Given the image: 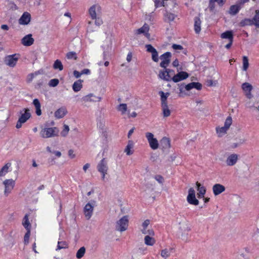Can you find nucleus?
<instances>
[{"label":"nucleus","instance_id":"nucleus-22","mask_svg":"<svg viewBox=\"0 0 259 259\" xmlns=\"http://www.w3.org/2000/svg\"><path fill=\"white\" fill-rule=\"evenodd\" d=\"M196 185L198 191V197L204 198V195L206 193L205 188L204 186H202L201 184L198 182L196 183Z\"/></svg>","mask_w":259,"mask_h":259},{"label":"nucleus","instance_id":"nucleus-61","mask_svg":"<svg viewBox=\"0 0 259 259\" xmlns=\"http://www.w3.org/2000/svg\"><path fill=\"white\" fill-rule=\"evenodd\" d=\"M68 155L71 158H74L75 156L74 154V151L72 149H70L68 151Z\"/></svg>","mask_w":259,"mask_h":259},{"label":"nucleus","instance_id":"nucleus-40","mask_svg":"<svg viewBox=\"0 0 259 259\" xmlns=\"http://www.w3.org/2000/svg\"><path fill=\"white\" fill-rule=\"evenodd\" d=\"M85 252V248L84 247H80L77 251L76 256L77 258L80 259L83 256Z\"/></svg>","mask_w":259,"mask_h":259},{"label":"nucleus","instance_id":"nucleus-63","mask_svg":"<svg viewBox=\"0 0 259 259\" xmlns=\"http://www.w3.org/2000/svg\"><path fill=\"white\" fill-rule=\"evenodd\" d=\"M150 225V221L149 220H145L142 224V227H148Z\"/></svg>","mask_w":259,"mask_h":259},{"label":"nucleus","instance_id":"nucleus-31","mask_svg":"<svg viewBox=\"0 0 259 259\" xmlns=\"http://www.w3.org/2000/svg\"><path fill=\"white\" fill-rule=\"evenodd\" d=\"M221 37L223 39H228L229 40L233 41V34L232 31H226L221 34Z\"/></svg>","mask_w":259,"mask_h":259},{"label":"nucleus","instance_id":"nucleus-42","mask_svg":"<svg viewBox=\"0 0 259 259\" xmlns=\"http://www.w3.org/2000/svg\"><path fill=\"white\" fill-rule=\"evenodd\" d=\"M243 67L242 69L243 71H246L249 66V62L247 57L243 56L242 58Z\"/></svg>","mask_w":259,"mask_h":259},{"label":"nucleus","instance_id":"nucleus-64","mask_svg":"<svg viewBox=\"0 0 259 259\" xmlns=\"http://www.w3.org/2000/svg\"><path fill=\"white\" fill-rule=\"evenodd\" d=\"M96 21H95V24L97 25V26H100L102 24V21L101 19H100V18H96V19H95Z\"/></svg>","mask_w":259,"mask_h":259},{"label":"nucleus","instance_id":"nucleus-38","mask_svg":"<svg viewBox=\"0 0 259 259\" xmlns=\"http://www.w3.org/2000/svg\"><path fill=\"white\" fill-rule=\"evenodd\" d=\"M253 24V21L250 19H245L240 22V25L242 27L246 25H252Z\"/></svg>","mask_w":259,"mask_h":259},{"label":"nucleus","instance_id":"nucleus-26","mask_svg":"<svg viewBox=\"0 0 259 259\" xmlns=\"http://www.w3.org/2000/svg\"><path fill=\"white\" fill-rule=\"evenodd\" d=\"M134 148V142L132 140H129L128 141V143L127 146H126L124 152L126 153L127 155H131L134 153V150H133Z\"/></svg>","mask_w":259,"mask_h":259},{"label":"nucleus","instance_id":"nucleus-15","mask_svg":"<svg viewBox=\"0 0 259 259\" xmlns=\"http://www.w3.org/2000/svg\"><path fill=\"white\" fill-rule=\"evenodd\" d=\"M94 210V206L92 205L90 203H88L84 206L83 208V213L85 218L88 220L90 219L93 212Z\"/></svg>","mask_w":259,"mask_h":259},{"label":"nucleus","instance_id":"nucleus-10","mask_svg":"<svg viewBox=\"0 0 259 259\" xmlns=\"http://www.w3.org/2000/svg\"><path fill=\"white\" fill-rule=\"evenodd\" d=\"M171 56V53L169 52H167L160 56V58L162 60L160 63V67L166 68L170 62Z\"/></svg>","mask_w":259,"mask_h":259},{"label":"nucleus","instance_id":"nucleus-3","mask_svg":"<svg viewBox=\"0 0 259 259\" xmlns=\"http://www.w3.org/2000/svg\"><path fill=\"white\" fill-rule=\"evenodd\" d=\"M20 114H21L19 117L16 127L19 128L22 126V123H25L31 116L30 113L29 112V109L28 108H24L23 110L20 111Z\"/></svg>","mask_w":259,"mask_h":259},{"label":"nucleus","instance_id":"nucleus-12","mask_svg":"<svg viewBox=\"0 0 259 259\" xmlns=\"http://www.w3.org/2000/svg\"><path fill=\"white\" fill-rule=\"evenodd\" d=\"M150 28L148 24L145 23L142 27L135 30V34H143L149 40L150 39V34L149 33Z\"/></svg>","mask_w":259,"mask_h":259},{"label":"nucleus","instance_id":"nucleus-9","mask_svg":"<svg viewBox=\"0 0 259 259\" xmlns=\"http://www.w3.org/2000/svg\"><path fill=\"white\" fill-rule=\"evenodd\" d=\"M146 137L149 142V145L151 149L156 150L158 148L159 144L157 140L154 138V135L151 133H146Z\"/></svg>","mask_w":259,"mask_h":259},{"label":"nucleus","instance_id":"nucleus-59","mask_svg":"<svg viewBox=\"0 0 259 259\" xmlns=\"http://www.w3.org/2000/svg\"><path fill=\"white\" fill-rule=\"evenodd\" d=\"M154 2L155 6L156 8L163 6L164 3L163 0H155Z\"/></svg>","mask_w":259,"mask_h":259},{"label":"nucleus","instance_id":"nucleus-52","mask_svg":"<svg viewBox=\"0 0 259 259\" xmlns=\"http://www.w3.org/2000/svg\"><path fill=\"white\" fill-rule=\"evenodd\" d=\"M27 228V231L24 236V239L25 243L27 244L29 242V237H30V231L29 228Z\"/></svg>","mask_w":259,"mask_h":259},{"label":"nucleus","instance_id":"nucleus-51","mask_svg":"<svg viewBox=\"0 0 259 259\" xmlns=\"http://www.w3.org/2000/svg\"><path fill=\"white\" fill-rule=\"evenodd\" d=\"M63 127L64 128L63 131L61 132V135L63 137H66L69 131V127L66 124H64Z\"/></svg>","mask_w":259,"mask_h":259},{"label":"nucleus","instance_id":"nucleus-7","mask_svg":"<svg viewBox=\"0 0 259 259\" xmlns=\"http://www.w3.org/2000/svg\"><path fill=\"white\" fill-rule=\"evenodd\" d=\"M175 75L174 70L166 68L165 71H160L159 73V77L166 81L172 80V77Z\"/></svg>","mask_w":259,"mask_h":259},{"label":"nucleus","instance_id":"nucleus-35","mask_svg":"<svg viewBox=\"0 0 259 259\" xmlns=\"http://www.w3.org/2000/svg\"><path fill=\"white\" fill-rule=\"evenodd\" d=\"M11 166V163H6L0 170V177H3L8 172L9 167Z\"/></svg>","mask_w":259,"mask_h":259},{"label":"nucleus","instance_id":"nucleus-49","mask_svg":"<svg viewBox=\"0 0 259 259\" xmlns=\"http://www.w3.org/2000/svg\"><path fill=\"white\" fill-rule=\"evenodd\" d=\"M232 123V119L231 116H228L227 119H226V121L225 122L224 126H225L228 129L229 128L230 126Z\"/></svg>","mask_w":259,"mask_h":259},{"label":"nucleus","instance_id":"nucleus-13","mask_svg":"<svg viewBox=\"0 0 259 259\" xmlns=\"http://www.w3.org/2000/svg\"><path fill=\"white\" fill-rule=\"evenodd\" d=\"M241 88L245 93V96L248 99H250L253 97V95L251 93L253 89V87L250 83L248 82H244L242 83Z\"/></svg>","mask_w":259,"mask_h":259},{"label":"nucleus","instance_id":"nucleus-57","mask_svg":"<svg viewBox=\"0 0 259 259\" xmlns=\"http://www.w3.org/2000/svg\"><path fill=\"white\" fill-rule=\"evenodd\" d=\"M145 48L146 49V51L150 53L153 52L155 50V49L150 44L146 45Z\"/></svg>","mask_w":259,"mask_h":259},{"label":"nucleus","instance_id":"nucleus-8","mask_svg":"<svg viewBox=\"0 0 259 259\" xmlns=\"http://www.w3.org/2000/svg\"><path fill=\"white\" fill-rule=\"evenodd\" d=\"M188 202L192 205H197L199 204V201L196 199L195 196V191L193 188H190L188 191V195L187 197Z\"/></svg>","mask_w":259,"mask_h":259},{"label":"nucleus","instance_id":"nucleus-34","mask_svg":"<svg viewBox=\"0 0 259 259\" xmlns=\"http://www.w3.org/2000/svg\"><path fill=\"white\" fill-rule=\"evenodd\" d=\"M229 129L226 128L225 126H222V127H217L216 128V131L219 137H222L224 135L227 133V132L228 131Z\"/></svg>","mask_w":259,"mask_h":259},{"label":"nucleus","instance_id":"nucleus-54","mask_svg":"<svg viewBox=\"0 0 259 259\" xmlns=\"http://www.w3.org/2000/svg\"><path fill=\"white\" fill-rule=\"evenodd\" d=\"M38 74H39V71H36V72H35L34 73L29 74L27 77L28 81V82L31 81L33 79V78H34V77L35 76L37 75Z\"/></svg>","mask_w":259,"mask_h":259},{"label":"nucleus","instance_id":"nucleus-28","mask_svg":"<svg viewBox=\"0 0 259 259\" xmlns=\"http://www.w3.org/2000/svg\"><path fill=\"white\" fill-rule=\"evenodd\" d=\"M129 217L128 215H124L122 217L118 222L117 225L119 227H125L128 225Z\"/></svg>","mask_w":259,"mask_h":259},{"label":"nucleus","instance_id":"nucleus-17","mask_svg":"<svg viewBox=\"0 0 259 259\" xmlns=\"http://www.w3.org/2000/svg\"><path fill=\"white\" fill-rule=\"evenodd\" d=\"M162 103H161V109L162 114L164 117H167L170 116L171 111L169 109L167 103H165V98H163Z\"/></svg>","mask_w":259,"mask_h":259},{"label":"nucleus","instance_id":"nucleus-50","mask_svg":"<svg viewBox=\"0 0 259 259\" xmlns=\"http://www.w3.org/2000/svg\"><path fill=\"white\" fill-rule=\"evenodd\" d=\"M152 55V59L153 61L157 62L159 60L158 52L155 49L153 52L151 53Z\"/></svg>","mask_w":259,"mask_h":259},{"label":"nucleus","instance_id":"nucleus-62","mask_svg":"<svg viewBox=\"0 0 259 259\" xmlns=\"http://www.w3.org/2000/svg\"><path fill=\"white\" fill-rule=\"evenodd\" d=\"M73 75L76 78H79L81 75V72H79L76 70H74L73 71Z\"/></svg>","mask_w":259,"mask_h":259},{"label":"nucleus","instance_id":"nucleus-43","mask_svg":"<svg viewBox=\"0 0 259 259\" xmlns=\"http://www.w3.org/2000/svg\"><path fill=\"white\" fill-rule=\"evenodd\" d=\"M252 20L253 21V24L256 27H259V10H256L255 11V15Z\"/></svg>","mask_w":259,"mask_h":259},{"label":"nucleus","instance_id":"nucleus-47","mask_svg":"<svg viewBox=\"0 0 259 259\" xmlns=\"http://www.w3.org/2000/svg\"><path fill=\"white\" fill-rule=\"evenodd\" d=\"M28 216V214H26L23 219L22 225L24 227H28L30 225Z\"/></svg>","mask_w":259,"mask_h":259},{"label":"nucleus","instance_id":"nucleus-2","mask_svg":"<svg viewBox=\"0 0 259 259\" xmlns=\"http://www.w3.org/2000/svg\"><path fill=\"white\" fill-rule=\"evenodd\" d=\"M101 100V97L97 96L93 94H89L82 97L80 100L83 106L88 107L90 103L100 102Z\"/></svg>","mask_w":259,"mask_h":259},{"label":"nucleus","instance_id":"nucleus-45","mask_svg":"<svg viewBox=\"0 0 259 259\" xmlns=\"http://www.w3.org/2000/svg\"><path fill=\"white\" fill-rule=\"evenodd\" d=\"M66 57L68 59H73L74 60L77 59L76 54L74 52H69L66 54Z\"/></svg>","mask_w":259,"mask_h":259},{"label":"nucleus","instance_id":"nucleus-53","mask_svg":"<svg viewBox=\"0 0 259 259\" xmlns=\"http://www.w3.org/2000/svg\"><path fill=\"white\" fill-rule=\"evenodd\" d=\"M59 81L58 79H52L50 80L49 84L50 87H55L59 84Z\"/></svg>","mask_w":259,"mask_h":259},{"label":"nucleus","instance_id":"nucleus-27","mask_svg":"<svg viewBox=\"0 0 259 259\" xmlns=\"http://www.w3.org/2000/svg\"><path fill=\"white\" fill-rule=\"evenodd\" d=\"M160 145L163 149H169L170 147V139L167 137H163L160 141Z\"/></svg>","mask_w":259,"mask_h":259},{"label":"nucleus","instance_id":"nucleus-58","mask_svg":"<svg viewBox=\"0 0 259 259\" xmlns=\"http://www.w3.org/2000/svg\"><path fill=\"white\" fill-rule=\"evenodd\" d=\"M154 178L159 183L163 184L164 179L161 175H156Z\"/></svg>","mask_w":259,"mask_h":259},{"label":"nucleus","instance_id":"nucleus-19","mask_svg":"<svg viewBox=\"0 0 259 259\" xmlns=\"http://www.w3.org/2000/svg\"><path fill=\"white\" fill-rule=\"evenodd\" d=\"M31 20V15L28 12H24L19 20V23L22 25L28 24Z\"/></svg>","mask_w":259,"mask_h":259},{"label":"nucleus","instance_id":"nucleus-6","mask_svg":"<svg viewBox=\"0 0 259 259\" xmlns=\"http://www.w3.org/2000/svg\"><path fill=\"white\" fill-rule=\"evenodd\" d=\"M98 170L101 173L102 180H104L105 175L107 174V171L108 169V165H107V161L105 159V158H103L100 162L98 163L97 165Z\"/></svg>","mask_w":259,"mask_h":259},{"label":"nucleus","instance_id":"nucleus-21","mask_svg":"<svg viewBox=\"0 0 259 259\" xmlns=\"http://www.w3.org/2000/svg\"><path fill=\"white\" fill-rule=\"evenodd\" d=\"M225 190V187L223 185L220 184H216L212 187V191L214 195L217 196Z\"/></svg>","mask_w":259,"mask_h":259},{"label":"nucleus","instance_id":"nucleus-55","mask_svg":"<svg viewBox=\"0 0 259 259\" xmlns=\"http://www.w3.org/2000/svg\"><path fill=\"white\" fill-rule=\"evenodd\" d=\"M217 84V81H213L211 79H209L206 81V85L208 87H215Z\"/></svg>","mask_w":259,"mask_h":259},{"label":"nucleus","instance_id":"nucleus-41","mask_svg":"<svg viewBox=\"0 0 259 259\" xmlns=\"http://www.w3.org/2000/svg\"><path fill=\"white\" fill-rule=\"evenodd\" d=\"M68 244L66 241H59L58 242L57 247L56 248V250H60L61 249L67 248H68Z\"/></svg>","mask_w":259,"mask_h":259},{"label":"nucleus","instance_id":"nucleus-1","mask_svg":"<svg viewBox=\"0 0 259 259\" xmlns=\"http://www.w3.org/2000/svg\"><path fill=\"white\" fill-rule=\"evenodd\" d=\"M59 130L56 127L42 128L40 135L42 138H49L58 136Z\"/></svg>","mask_w":259,"mask_h":259},{"label":"nucleus","instance_id":"nucleus-5","mask_svg":"<svg viewBox=\"0 0 259 259\" xmlns=\"http://www.w3.org/2000/svg\"><path fill=\"white\" fill-rule=\"evenodd\" d=\"M19 56L20 55L18 54L7 56L4 59V63L10 67H14L17 64Z\"/></svg>","mask_w":259,"mask_h":259},{"label":"nucleus","instance_id":"nucleus-33","mask_svg":"<svg viewBox=\"0 0 259 259\" xmlns=\"http://www.w3.org/2000/svg\"><path fill=\"white\" fill-rule=\"evenodd\" d=\"M82 87V80L79 79L74 82L72 85V89L75 92L79 91Z\"/></svg>","mask_w":259,"mask_h":259},{"label":"nucleus","instance_id":"nucleus-20","mask_svg":"<svg viewBox=\"0 0 259 259\" xmlns=\"http://www.w3.org/2000/svg\"><path fill=\"white\" fill-rule=\"evenodd\" d=\"M238 160V155L236 154H232L229 155L226 161V164L228 166L234 165Z\"/></svg>","mask_w":259,"mask_h":259},{"label":"nucleus","instance_id":"nucleus-44","mask_svg":"<svg viewBox=\"0 0 259 259\" xmlns=\"http://www.w3.org/2000/svg\"><path fill=\"white\" fill-rule=\"evenodd\" d=\"M117 109L122 112V114H124L127 110V106L126 104H120L118 106Z\"/></svg>","mask_w":259,"mask_h":259},{"label":"nucleus","instance_id":"nucleus-60","mask_svg":"<svg viewBox=\"0 0 259 259\" xmlns=\"http://www.w3.org/2000/svg\"><path fill=\"white\" fill-rule=\"evenodd\" d=\"M172 48L174 50H183V48L181 45L174 44L172 46Z\"/></svg>","mask_w":259,"mask_h":259},{"label":"nucleus","instance_id":"nucleus-14","mask_svg":"<svg viewBox=\"0 0 259 259\" xmlns=\"http://www.w3.org/2000/svg\"><path fill=\"white\" fill-rule=\"evenodd\" d=\"M189 76V74L187 72L181 71L172 76V80L175 82H178L187 78Z\"/></svg>","mask_w":259,"mask_h":259},{"label":"nucleus","instance_id":"nucleus-32","mask_svg":"<svg viewBox=\"0 0 259 259\" xmlns=\"http://www.w3.org/2000/svg\"><path fill=\"white\" fill-rule=\"evenodd\" d=\"M201 21L199 18L195 17L194 23V29L196 33H199L201 30Z\"/></svg>","mask_w":259,"mask_h":259},{"label":"nucleus","instance_id":"nucleus-24","mask_svg":"<svg viewBox=\"0 0 259 259\" xmlns=\"http://www.w3.org/2000/svg\"><path fill=\"white\" fill-rule=\"evenodd\" d=\"M236 142L233 143L231 145L232 148H236L239 146L244 144L246 142V139L242 136H239L235 138Z\"/></svg>","mask_w":259,"mask_h":259},{"label":"nucleus","instance_id":"nucleus-48","mask_svg":"<svg viewBox=\"0 0 259 259\" xmlns=\"http://www.w3.org/2000/svg\"><path fill=\"white\" fill-rule=\"evenodd\" d=\"M164 16L169 21H173L175 19V17H176V16L175 15V14L167 12H166V13L164 14Z\"/></svg>","mask_w":259,"mask_h":259},{"label":"nucleus","instance_id":"nucleus-39","mask_svg":"<svg viewBox=\"0 0 259 259\" xmlns=\"http://www.w3.org/2000/svg\"><path fill=\"white\" fill-rule=\"evenodd\" d=\"M141 232L143 234L147 235H154V232L153 230V229L150 228H143V229L141 230Z\"/></svg>","mask_w":259,"mask_h":259},{"label":"nucleus","instance_id":"nucleus-30","mask_svg":"<svg viewBox=\"0 0 259 259\" xmlns=\"http://www.w3.org/2000/svg\"><path fill=\"white\" fill-rule=\"evenodd\" d=\"M153 236L147 235L145 236L144 238L145 243L147 245L152 246L155 243V240L154 238H153Z\"/></svg>","mask_w":259,"mask_h":259},{"label":"nucleus","instance_id":"nucleus-36","mask_svg":"<svg viewBox=\"0 0 259 259\" xmlns=\"http://www.w3.org/2000/svg\"><path fill=\"white\" fill-rule=\"evenodd\" d=\"M240 9V6L238 5H233L230 8L229 13L231 15H236Z\"/></svg>","mask_w":259,"mask_h":259},{"label":"nucleus","instance_id":"nucleus-18","mask_svg":"<svg viewBox=\"0 0 259 259\" xmlns=\"http://www.w3.org/2000/svg\"><path fill=\"white\" fill-rule=\"evenodd\" d=\"M143 189L147 195H152L154 191V185L152 182H148L145 185Z\"/></svg>","mask_w":259,"mask_h":259},{"label":"nucleus","instance_id":"nucleus-4","mask_svg":"<svg viewBox=\"0 0 259 259\" xmlns=\"http://www.w3.org/2000/svg\"><path fill=\"white\" fill-rule=\"evenodd\" d=\"M4 185V195L5 197H8L12 192L13 190L15 185V181L13 179H6L3 182Z\"/></svg>","mask_w":259,"mask_h":259},{"label":"nucleus","instance_id":"nucleus-11","mask_svg":"<svg viewBox=\"0 0 259 259\" xmlns=\"http://www.w3.org/2000/svg\"><path fill=\"white\" fill-rule=\"evenodd\" d=\"M101 11V7L98 4L94 5L91 6L89 10V13L91 17L93 20L96 19L97 16Z\"/></svg>","mask_w":259,"mask_h":259},{"label":"nucleus","instance_id":"nucleus-37","mask_svg":"<svg viewBox=\"0 0 259 259\" xmlns=\"http://www.w3.org/2000/svg\"><path fill=\"white\" fill-rule=\"evenodd\" d=\"M53 68L54 69H58L59 71H61L63 69V66L60 60H56L53 64Z\"/></svg>","mask_w":259,"mask_h":259},{"label":"nucleus","instance_id":"nucleus-46","mask_svg":"<svg viewBox=\"0 0 259 259\" xmlns=\"http://www.w3.org/2000/svg\"><path fill=\"white\" fill-rule=\"evenodd\" d=\"M159 94L160 96L161 103H162V99H163V98H165V103H167V98L170 95L169 93L167 92L164 93L163 91H159Z\"/></svg>","mask_w":259,"mask_h":259},{"label":"nucleus","instance_id":"nucleus-25","mask_svg":"<svg viewBox=\"0 0 259 259\" xmlns=\"http://www.w3.org/2000/svg\"><path fill=\"white\" fill-rule=\"evenodd\" d=\"M67 113V109L64 107L58 109L55 112V116L58 119L63 118Z\"/></svg>","mask_w":259,"mask_h":259},{"label":"nucleus","instance_id":"nucleus-16","mask_svg":"<svg viewBox=\"0 0 259 259\" xmlns=\"http://www.w3.org/2000/svg\"><path fill=\"white\" fill-rule=\"evenodd\" d=\"M34 40L32 38L31 34H29L25 35L21 39V44L26 47L31 46L34 43Z\"/></svg>","mask_w":259,"mask_h":259},{"label":"nucleus","instance_id":"nucleus-23","mask_svg":"<svg viewBox=\"0 0 259 259\" xmlns=\"http://www.w3.org/2000/svg\"><path fill=\"white\" fill-rule=\"evenodd\" d=\"M202 84L199 82H192L185 86V88L187 91H190L191 89L195 88L197 90H201L202 89Z\"/></svg>","mask_w":259,"mask_h":259},{"label":"nucleus","instance_id":"nucleus-29","mask_svg":"<svg viewBox=\"0 0 259 259\" xmlns=\"http://www.w3.org/2000/svg\"><path fill=\"white\" fill-rule=\"evenodd\" d=\"M33 104L35 106L36 109V114L38 116H40L41 114V110L40 109L41 105L39 101L37 99H35L33 100Z\"/></svg>","mask_w":259,"mask_h":259},{"label":"nucleus","instance_id":"nucleus-56","mask_svg":"<svg viewBox=\"0 0 259 259\" xmlns=\"http://www.w3.org/2000/svg\"><path fill=\"white\" fill-rule=\"evenodd\" d=\"M169 255H170V252L167 249H165L161 251V255L163 257L167 258V257H168L169 256Z\"/></svg>","mask_w":259,"mask_h":259}]
</instances>
